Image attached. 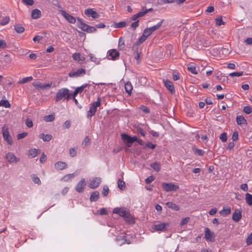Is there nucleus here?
<instances>
[{"label": "nucleus", "mask_w": 252, "mask_h": 252, "mask_svg": "<svg viewBox=\"0 0 252 252\" xmlns=\"http://www.w3.org/2000/svg\"><path fill=\"white\" fill-rule=\"evenodd\" d=\"M41 16V12L38 9H34L32 12V17L34 19H37Z\"/></svg>", "instance_id": "23"}, {"label": "nucleus", "mask_w": 252, "mask_h": 252, "mask_svg": "<svg viewBox=\"0 0 252 252\" xmlns=\"http://www.w3.org/2000/svg\"><path fill=\"white\" fill-rule=\"evenodd\" d=\"M238 139V132L234 131L232 136V139L233 141L237 140Z\"/></svg>", "instance_id": "64"}, {"label": "nucleus", "mask_w": 252, "mask_h": 252, "mask_svg": "<svg viewBox=\"0 0 252 252\" xmlns=\"http://www.w3.org/2000/svg\"><path fill=\"white\" fill-rule=\"evenodd\" d=\"M151 167L156 171L158 172L160 170V164L157 162L151 164Z\"/></svg>", "instance_id": "29"}, {"label": "nucleus", "mask_w": 252, "mask_h": 252, "mask_svg": "<svg viewBox=\"0 0 252 252\" xmlns=\"http://www.w3.org/2000/svg\"><path fill=\"white\" fill-rule=\"evenodd\" d=\"M126 23L125 21L120 22L115 24V27L116 28H121L126 27Z\"/></svg>", "instance_id": "46"}, {"label": "nucleus", "mask_w": 252, "mask_h": 252, "mask_svg": "<svg viewBox=\"0 0 252 252\" xmlns=\"http://www.w3.org/2000/svg\"><path fill=\"white\" fill-rule=\"evenodd\" d=\"M121 138L124 143L128 147H130L134 142H135V138L134 136L131 137L129 135L126 133H122L121 134Z\"/></svg>", "instance_id": "4"}, {"label": "nucleus", "mask_w": 252, "mask_h": 252, "mask_svg": "<svg viewBox=\"0 0 252 252\" xmlns=\"http://www.w3.org/2000/svg\"><path fill=\"white\" fill-rule=\"evenodd\" d=\"M246 242L248 245L252 244V233L247 237Z\"/></svg>", "instance_id": "61"}, {"label": "nucleus", "mask_w": 252, "mask_h": 252, "mask_svg": "<svg viewBox=\"0 0 252 252\" xmlns=\"http://www.w3.org/2000/svg\"><path fill=\"white\" fill-rule=\"evenodd\" d=\"M125 47V41L123 40L122 38L121 37L119 39V42L118 44V47L120 50H123Z\"/></svg>", "instance_id": "44"}, {"label": "nucleus", "mask_w": 252, "mask_h": 252, "mask_svg": "<svg viewBox=\"0 0 252 252\" xmlns=\"http://www.w3.org/2000/svg\"><path fill=\"white\" fill-rule=\"evenodd\" d=\"M59 11L62 16L65 18L70 23L74 24L76 22L75 18L71 15H69L64 10H60Z\"/></svg>", "instance_id": "13"}, {"label": "nucleus", "mask_w": 252, "mask_h": 252, "mask_svg": "<svg viewBox=\"0 0 252 252\" xmlns=\"http://www.w3.org/2000/svg\"><path fill=\"white\" fill-rule=\"evenodd\" d=\"M85 14L89 17H92L94 19L97 18L99 16L98 14L93 9L88 8L85 10Z\"/></svg>", "instance_id": "16"}, {"label": "nucleus", "mask_w": 252, "mask_h": 252, "mask_svg": "<svg viewBox=\"0 0 252 252\" xmlns=\"http://www.w3.org/2000/svg\"><path fill=\"white\" fill-rule=\"evenodd\" d=\"M188 69L192 73L194 74H197V72L196 71V67L193 64H189Z\"/></svg>", "instance_id": "43"}, {"label": "nucleus", "mask_w": 252, "mask_h": 252, "mask_svg": "<svg viewBox=\"0 0 252 252\" xmlns=\"http://www.w3.org/2000/svg\"><path fill=\"white\" fill-rule=\"evenodd\" d=\"M10 21L9 16H5L2 18V20L0 22V25L4 26L8 24Z\"/></svg>", "instance_id": "40"}, {"label": "nucleus", "mask_w": 252, "mask_h": 252, "mask_svg": "<svg viewBox=\"0 0 252 252\" xmlns=\"http://www.w3.org/2000/svg\"><path fill=\"white\" fill-rule=\"evenodd\" d=\"M156 147V145L153 144L151 142H148L146 144L145 147L151 149H154Z\"/></svg>", "instance_id": "60"}, {"label": "nucleus", "mask_w": 252, "mask_h": 252, "mask_svg": "<svg viewBox=\"0 0 252 252\" xmlns=\"http://www.w3.org/2000/svg\"><path fill=\"white\" fill-rule=\"evenodd\" d=\"M124 218L126 222L129 223H132L134 222L133 218L130 216L129 212L125 216V217H124Z\"/></svg>", "instance_id": "34"}, {"label": "nucleus", "mask_w": 252, "mask_h": 252, "mask_svg": "<svg viewBox=\"0 0 252 252\" xmlns=\"http://www.w3.org/2000/svg\"><path fill=\"white\" fill-rule=\"evenodd\" d=\"M85 186V180L84 178H82L75 187V190L79 193L82 192L84 191Z\"/></svg>", "instance_id": "14"}, {"label": "nucleus", "mask_w": 252, "mask_h": 252, "mask_svg": "<svg viewBox=\"0 0 252 252\" xmlns=\"http://www.w3.org/2000/svg\"><path fill=\"white\" fill-rule=\"evenodd\" d=\"M89 57H90V60L92 62L95 63L97 64H98L100 63V60H99V59L97 58L94 55H93L92 54H90L89 55Z\"/></svg>", "instance_id": "35"}, {"label": "nucleus", "mask_w": 252, "mask_h": 252, "mask_svg": "<svg viewBox=\"0 0 252 252\" xmlns=\"http://www.w3.org/2000/svg\"><path fill=\"white\" fill-rule=\"evenodd\" d=\"M204 237L206 241L209 242H214L215 236L214 233L210 231V230L206 227L204 230Z\"/></svg>", "instance_id": "8"}, {"label": "nucleus", "mask_w": 252, "mask_h": 252, "mask_svg": "<svg viewBox=\"0 0 252 252\" xmlns=\"http://www.w3.org/2000/svg\"><path fill=\"white\" fill-rule=\"evenodd\" d=\"M152 10V8L146 9L145 7H143L140 12L135 14H134L132 16L131 19L132 21H135L137 18L144 16L148 12L151 11Z\"/></svg>", "instance_id": "10"}, {"label": "nucleus", "mask_w": 252, "mask_h": 252, "mask_svg": "<svg viewBox=\"0 0 252 252\" xmlns=\"http://www.w3.org/2000/svg\"><path fill=\"white\" fill-rule=\"evenodd\" d=\"M38 150L32 149L29 151V156L32 158L35 157L38 155Z\"/></svg>", "instance_id": "31"}, {"label": "nucleus", "mask_w": 252, "mask_h": 252, "mask_svg": "<svg viewBox=\"0 0 252 252\" xmlns=\"http://www.w3.org/2000/svg\"><path fill=\"white\" fill-rule=\"evenodd\" d=\"M34 87L37 88L46 89L51 86V84H42L40 82H34L32 83Z\"/></svg>", "instance_id": "20"}, {"label": "nucleus", "mask_w": 252, "mask_h": 252, "mask_svg": "<svg viewBox=\"0 0 252 252\" xmlns=\"http://www.w3.org/2000/svg\"><path fill=\"white\" fill-rule=\"evenodd\" d=\"M169 226V223L168 222H158L152 225V229L156 231H162L166 229Z\"/></svg>", "instance_id": "5"}, {"label": "nucleus", "mask_w": 252, "mask_h": 252, "mask_svg": "<svg viewBox=\"0 0 252 252\" xmlns=\"http://www.w3.org/2000/svg\"><path fill=\"white\" fill-rule=\"evenodd\" d=\"M220 139L223 142L227 141V135L225 132L222 133L220 136Z\"/></svg>", "instance_id": "53"}, {"label": "nucleus", "mask_w": 252, "mask_h": 252, "mask_svg": "<svg viewBox=\"0 0 252 252\" xmlns=\"http://www.w3.org/2000/svg\"><path fill=\"white\" fill-rule=\"evenodd\" d=\"M32 80V76L27 77L23 78L22 80H20L18 82L19 84H24L27 82H30Z\"/></svg>", "instance_id": "42"}, {"label": "nucleus", "mask_w": 252, "mask_h": 252, "mask_svg": "<svg viewBox=\"0 0 252 252\" xmlns=\"http://www.w3.org/2000/svg\"><path fill=\"white\" fill-rule=\"evenodd\" d=\"M163 21H164V20L162 19L159 22H158L157 25H154L150 28H149L148 29L153 33L154 31L158 29L161 27Z\"/></svg>", "instance_id": "27"}, {"label": "nucleus", "mask_w": 252, "mask_h": 252, "mask_svg": "<svg viewBox=\"0 0 252 252\" xmlns=\"http://www.w3.org/2000/svg\"><path fill=\"white\" fill-rule=\"evenodd\" d=\"M98 213L100 215H106L107 214V210L105 208H102L98 211Z\"/></svg>", "instance_id": "63"}, {"label": "nucleus", "mask_w": 252, "mask_h": 252, "mask_svg": "<svg viewBox=\"0 0 252 252\" xmlns=\"http://www.w3.org/2000/svg\"><path fill=\"white\" fill-rule=\"evenodd\" d=\"M243 74V72H234L230 73L229 76L233 77L234 76H241Z\"/></svg>", "instance_id": "51"}, {"label": "nucleus", "mask_w": 252, "mask_h": 252, "mask_svg": "<svg viewBox=\"0 0 252 252\" xmlns=\"http://www.w3.org/2000/svg\"><path fill=\"white\" fill-rule=\"evenodd\" d=\"M128 213V211H126V209L124 208H115L113 211V213L118 214L123 218L125 217Z\"/></svg>", "instance_id": "15"}, {"label": "nucleus", "mask_w": 252, "mask_h": 252, "mask_svg": "<svg viewBox=\"0 0 252 252\" xmlns=\"http://www.w3.org/2000/svg\"><path fill=\"white\" fill-rule=\"evenodd\" d=\"M164 84L166 88L171 93L173 94L175 92L174 87L173 83L169 80H166L164 81Z\"/></svg>", "instance_id": "18"}, {"label": "nucleus", "mask_w": 252, "mask_h": 252, "mask_svg": "<svg viewBox=\"0 0 252 252\" xmlns=\"http://www.w3.org/2000/svg\"><path fill=\"white\" fill-rule=\"evenodd\" d=\"M166 205L169 208L175 211H179L180 209L179 207L177 204L171 202H167Z\"/></svg>", "instance_id": "25"}, {"label": "nucleus", "mask_w": 252, "mask_h": 252, "mask_svg": "<svg viewBox=\"0 0 252 252\" xmlns=\"http://www.w3.org/2000/svg\"><path fill=\"white\" fill-rule=\"evenodd\" d=\"M53 3L54 5L56 6L59 9L62 8L59 0H53Z\"/></svg>", "instance_id": "59"}, {"label": "nucleus", "mask_w": 252, "mask_h": 252, "mask_svg": "<svg viewBox=\"0 0 252 252\" xmlns=\"http://www.w3.org/2000/svg\"><path fill=\"white\" fill-rule=\"evenodd\" d=\"M242 218L241 212L239 210H236L232 215V220L235 222H238Z\"/></svg>", "instance_id": "17"}, {"label": "nucleus", "mask_w": 252, "mask_h": 252, "mask_svg": "<svg viewBox=\"0 0 252 252\" xmlns=\"http://www.w3.org/2000/svg\"><path fill=\"white\" fill-rule=\"evenodd\" d=\"M7 47L6 43L4 40H0V49H5Z\"/></svg>", "instance_id": "62"}, {"label": "nucleus", "mask_w": 252, "mask_h": 252, "mask_svg": "<svg viewBox=\"0 0 252 252\" xmlns=\"http://www.w3.org/2000/svg\"><path fill=\"white\" fill-rule=\"evenodd\" d=\"M155 180V177L153 176H150L145 179V182L147 184L151 183Z\"/></svg>", "instance_id": "54"}, {"label": "nucleus", "mask_w": 252, "mask_h": 252, "mask_svg": "<svg viewBox=\"0 0 252 252\" xmlns=\"http://www.w3.org/2000/svg\"><path fill=\"white\" fill-rule=\"evenodd\" d=\"M86 74V70L83 68H79L75 71L70 72L68 76L70 77H79L84 75Z\"/></svg>", "instance_id": "12"}, {"label": "nucleus", "mask_w": 252, "mask_h": 252, "mask_svg": "<svg viewBox=\"0 0 252 252\" xmlns=\"http://www.w3.org/2000/svg\"><path fill=\"white\" fill-rule=\"evenodd\" d=\"M99 197V193L98 191H94L91 194L90 200L91 202L96 201Z\"/></svg>", "instance_id": "24"}, {"label": "nucleus", "mask_w": 252, "mask_h": 252, "mask_svg": "<svg viewBox=\"0 0 252 252\" xmlns=\"http://www.w3.org/2000/svg\"><path fill=\"white\" fill-rule=\"evenodd\" d=\"M108 56L111 57V59L114 60L119 56V53L116 49L110 50L108 52Z\"/></svg>", "instance_id": "19"}, {"label": "nucleus", "mask_w": 252, "mask_h": 252, "mask_svg": "<svg viewBox=\"0 0 252 252\" xmlns=\"http://www.w3.org/2000/svg\"><path fill=\"white\" fill-rule=\"evenodd\" d=\"M28 135L27 132H23L21 133H19L17 135V138L18 139H23L26 137Z\"/></svg>", "instance_id": "56"}, {"label": "nucleus", "mask_w": 252, "mask_h": 252, "mask_svg": "<svg viewBox=\"0 0 252 252\" xmlns=\"http://www.w3.org/2000/svg\"><path fill=\"white\" fill-rule=\"evenodd\" d=\"M2 133L4 140H5L9 144L11 145L12 140L9 135L8 127L6 126H4L2 129Z\"/></svg>", "instance_id": "7"}, {"label": "nucleus", "mask_w": 252, "mask_h": 252, "mask_svg": "<svg viewBox=\"0 0 252 252\" xmlns=\"http://www.w3.org/2000/svg\"><path fill=\"white\" fill-rule=\"evenodd\" d=\"M101 105V99L98 98L96 101L93 102L90 106V110L87 113V117L91 118L94 115L96 111V108Z\"/></svg>", "instance_id": "3"}, {"label": "nucleus", "mask_w": 252, "mask_h": 252, "mask_svg": "<svg viewBox=\"0 0 252 252\" xmlns=\"http://www.w3.org/2000/svg\"><path fill=\"white\" fill-rule=\"evenodd\" d=\"M88 86V84H83L81 86L76 88L75 90L77 92L78 94L81 93L83 91L84 89L86 88Z\"/></svg>", "instance_id": "45"}, {"label": "nucleus", "mask_w": 252, "mask_h": 252, "mask_svg": "<svg viewBox=\"0 0 252 252\" xmlns=\"http://www.w3.org/2000/svg\"><path fill=\"white\" fill-rule=\"evenodd\" d=\"M69 92L68 89L66 88L59 90L55 97L56 101H60L63 99H67V100L70 99L71 94Z\"/></svg>", "instance_id": "2"}, {"label": "nucleus", "mask_w": 252, "mask_h": 252, "mask_svg": "<svg viewBox=\"0 0 252 252\" xmlns=\"http://www.w3.org/2000/svg\"><path fill=\"white\" fill-rule=\"evenodd\" d=\"M125 89L126 92L128 94L130 95L131 91L133 89V87L132 86L131 83L129 82H126L125 85Z\"/></svg>", "instance_id": "26"}, {"label": "nucleus", "mask_w": 252, "mask_h": 252, "mask_svg": "<svg viewBox=\"0 0 252 252\" xmlns=\"http://www.w3.org/2000/svg\"><path fill=\"white\" fill-rule=\"evenodd\" d=\"M81 55L79 53H75L73 54L72 58L74 60L77 61H80Z\"/></svg>", "instance_id": "50"}, {"label": "nucleus", "mask_w": 252, "mask_h": 252, "mask_svg": "<svg viewBox=\"0 0 252 252\" xmlns=\"http://www.w3.org/2000/svg\"><path fill=\"white\" fill-rule=\"evenodd\" d=\"M147 38V37L144 34H142V35L139 38L138 40L136 41V44L137 45H140L144 41H145Z\"/></svg>", "instance_id": "41"}, {"label": "nucleus", "mask_w": 252, "mask_h": 252, "mask_svg": "<svg viewBox=\"0 0 252 252\" xmlns=\"http://www.w3.org/2000/svg\"><path fill=\"white\" fill-rule=\"evenodd\" d=\"M109 193V188L107 186H104L103 188L102 194L104 196H106Z\"/></svg>", "instance_id": "52"}, {"label": "nucleus", "mask_w": 252, "mask_h": 252, "mask_svg": "<svg viewBox=\"0 0 252 252\" xmlns=\"http://www.w3.org/2000/svg\"><path fill=\"white\" fill-rule=\"evenodd\" d=\"M75 175H74V173H72V174H67V175H65L63 178H62V180H63V181H65V182H67L69 180L73 179Z\"/></svg>", "instance_id": "37"}, {"label": "nucleus", "mask_w": 252, "mask_h": 252, "mask_svg": "<svg viewBox=\"0 0 252 252\" xmlns=\"http://www.w3.org/2000/svg\"><path fill=\"white\" fill-rule=\"evenodd\" d=\"M161 186L163 189L166 192L176 191L179 188L178 185L172 183H163Z\"/></svg>", "instance_id": "6"}, {"label": "nucleus", "mask_w": 252, "mask_h": 252, "mask_svg": "<svg viewBox=\"0 0 252 252\" xmlns=\"http://www.w3.org/2000/svg\"><path fill=\"white\" fill-rule=\"evenodd\" d=\"M246 201L249 205H252V195L250 193H247L246 194Z\"/></svg>", "instance_id": "33"}, {"label": "nucleus", "mask_w": 252, "mask_h": 252, "mask_svg": "<svg viewBox=\"0 0 252 252\" xmlns=\"http://www.w3.org/2000/svg\"><path fill=\"white\" fill-rule=\"evenodd\" d=\"M243 111L246 114H250L252 112V108L249 106H245L243 109Z\"/></svg>", "instance_id": "49"}, {"label": "nucleus", "mask_w": 252, "mask_h": 252, "mask_svg": "<svg viewBox=\"0 0 252 252\" xmlns=\"http://www.w3.org/2000/svg\"><path fill=\"white\" fill-rule=\"evenodd\" d=\"M192 150L194 153L198 156H202L204 154V152L201 149L193 148Z\"/></svg>", "instance_id": "47"}, {"label": "nucleus", "mask_w": 252, "mask_h": 252, "mask_svg": "<svg viewBox=\"0 0 252 252\" xmlns=\"http://www.w3.org/2000/svg\"><path fill=\"white\" fill-rule=\"evenodd\" d=\"M23 2L28 5H32L34 4L33 0H22Z\"/></svg>", "instance_id": "57"}, {"label": "nucleus", "mask_w": 252, "mask_h": 252, "mask_svg": "<svg viewBox=\"0 0 252 252\" xmlns=\"http://www.w3.org/2000/svg\"><path fill=\"white\" fill-rule=\"evenodd\" d=\"M0 106L5 108H9L10 106V104L8 100H1L0 101Z\"/></svg>", "instance_id": "39"}, {"label": "nucleus", "mask_w": 252, "mask_h": 252, "mask_svg": "<svg viewBox=\"0 0 252 252\" xmlns=\"http://www.w3.org/2000/svg\"><path fill=\"white\" fill-rule=\"evenodd\" d=\"M69 155L72 157H74L76 155V150L75 148H72L69 150Z\"/></svg>", "instance_id": "55"}, {"label": "nucleus", "mask_w": 252, "mask_h": 252, "mask_svg": "<svg viewBox=\"0 0 252 252\" xmlns=\"http://www.w3.org/2000/svg\"><path fill=\"white\" fill-rule=\"evenodd\" d=\"M77 20L78 27L88 33L94 32L96 31V28H104L105 27L103 23H99L97 24L95 27H92L84 23L83 20L79 18H78Z\"/></svg>", "instance_id": "1"}, {"label": "nucleus", "mask_w": 252, "mask_h": 252, "mask_svg": "<svg viewBox=\"0 0 252 252\" xmlns=\"http://www.w3.org/2000/svg\"><path fill=\"white\" fill-rule=\"evenodd\" d=\"M236 120L238 125H247V121L243 116H237L236 118Z\"/></svg>", "instance_id": "22"}, {"label": "nucleus", "mask_w": 252, "mask_h": 252, "mask_svg": "<svg viewBox=\"0 0 252 252\" xmlns=\"http://www.w3.org/2000/svg\"><path fill=\"white\" fill-rule=\"evenodd\" d=\"M5 158L9 163H16L20 161V158L11 152L8 153L5 156Z\"/></svg>", "instance_id": "9"}, {"label": "nucleus", "mask_w": 252, "mask_h": 252, "mask_svg": "<svg viewBox=\"0 0 252 252\" xmlns=\"http://www.w3.org/2000/svg\"><path fill=\"white\" fill-rule=\"evenodd\" d=\"M101 182V179L100 178L94 177L90 180L89 187L91 189H95L99 186Z\"/></svg>", "instance_id": "11"}, {"label": "nucleus", "mask_w": 252, "mask_h": 252, "mask_svg": "<svg viewBox=\"0 0 252 252\" xmlns=\"http://www.w3.org/2000/svg\"><path fill=\"white\" fill-rule=\"evenodd\" d=\"M52 135L50 134L41 133L39 135V137L42 139L44 141H49L52 139Z\"/></svg>", "instance_id": "28"}, {"label": "nucleus", "mask_w": 252, "mask_h": 252, "mask_svg": "<svg viewBox=\"0 0 252 252\" xmlns=\"http://www.w3.org/2000/svg\"><path fill=\"white\" fill-rule=\"evenodd\" d=\"M152 33V32L148 28L145 29L143 33V34H144L147 37H148Z\"/></svg>", "instance_id": "58"}, {"label": "nucleus", "mask_w": 252, "mask_h": 252, "mask_svg": "<svg viewBox=\"0 0 252 252\" xmlns=\"http://www.w3.org/2000/svg\"><path fill=\"white\" fill-rule=\"evenodd\" d=\"M55 167L57 170H63L67 167V165L65 162L58 161L55 164Z\"/></svg>", "instance_id": "21"}, {"label": "nucleus", "mask_w": 252, "mask_h": 252, "mask_svg": "<svg viewBox=\"0 0 252 252\" xmlns=\"http://www.w3.org/2000/svg\"><path fill=\"white\" fill-rule=\"evenodd\" d=\"M216 23L218 26H221L224 25V23L223 22L222 18L221 17H218L216 19Z\"/></svg>", "instance_id": "48"}, {"label": "nucleus", "mask_w": 252, "mask_h": 252, "mask_svg": "<svg viewBox=\"0 0 252 252\" xmlns=\"http://www.w3.org/2000/svg\"><path fill=\"white\" fill-rule=\"evenodd\" d=\"M14 30L17 33H21L24 32L25 28L21 26L20 24H18L14 26Z\"/></svg>", "instance_id": "32"}, {"label": "nucleus", "mask_w": 252, "mask_h": 252, "mask_svg": "<svg viewBox=\"0 0 252 252\" xmlns=\"http://www.w3.org/2000/svg\"><path fill=\"white\" fill-rule=\"evenodd\" d=\"M54 115L51 114L44 117V120L46 122H52L54 120Z\"/></svg>", "instance_id": "38"}, {"label": "nucleus", "mask_w": 252, "mask_h": 252, "mask_svg": "<svg viewBox=\"0 0 252 252\" xmlns=\"http://www.w3.org/2000/svg\"><path fill=\"white\" fill-rule=\"evenodd\" d=\"M219 213L220 215L226 216L231 213V209L230 207H227L226 208H223V209Z\"/></svg>", "instance_id": "30"}, {"label": "nucleus", "mask_w": 252, "mask_h": 252, "mask_svg": "<svg viewBox=\"0 0 252 252\" xmlns=\"http://www.w3.org/2000/svg\"><path fill=\"white\" fill-rule=\"evenodd\" d=\"M118 187L121 190H124L126 188L125 182L119 179L118 181Z\"/></svg>", "instance_id": "36"}]
</instances>
